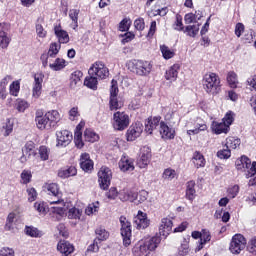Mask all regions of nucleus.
<instances>
[{
	"mask_svg": "<svg viewBox=\"0 0 256 256\" xmlns=\"http://www.w3.org/2000/svg\"><path fill=\"white\" fill-rule=\"evenodd\" d=\"M79 107L74 106L68 111V119L69 121H77L80 117Z\"/></svg>",
	"mask_w": 256,
	"mask_h": 256,
	"instance_id": "51",
	"label": "nucleus"
},
{
	"mask_svg": "<svg viewBox=\"0 0 256 256\" xmlns=\"http://www.w3.org/2000/svg\"><path fill=\"white\" fill-rule=\"evenodd\" d=\"M149 163H151V148L144 146L141 148L140 157L137 160V165L140 169H147Z\"/></svg>",
	"mask_w": 256,
	"mask_h": 256,
	"instance_id": "12",
	"label": "nucleus"
},
{
	"mask_svg": "<svg viewBox=\"0 0 256 256\" xmlns=\"http://www.w3.org/2000/svg\"><path fill=\"white\" fill-rule=\"evenodd\" d=\"M217 157H219V159H229V157H231V148H224L222 150H219L217 152Z\"/></svg>",
	"mask_w": 256,
	"mask_h": 256,
	"instance_id": "60",
	"label": "nucleus"
},
{
	"mask_svg": "<svg viewBox=\"0 0 256 256\" xmlns=\"http://www.w3.org/2000/svg\"><path fill=\"white\" fill-rule=\"evenodd\" d=\"M173 231V221L170 218H162L159 226V235L167 239Z\"/></svg>",
	"mask_w": 256,
	"mask_h": 256,
	"instance_id": "16",
	"label": "nucleus"
},
{
	"mask_svg": "<svg viewBox=\"0 0 256 256\" xmlns=\"http://www.w3.org/2000/svg\"><path fill=\"white\" fill-rule=\"evenodd\" d=\"M119 93V87L117 86V81L112 80L110 88V97H117Z\"/></svg>",
	"mask_w": 256,
	"mask_h": 256,
	"instance_id": "63",
	"label": "nucleus"
},
{
	"mask_svg": "<svg viewBox=\"0 0 256 256\" xmlns=\"http://www.w3.org/2000/svg\"><path fill=\"white\" fill-rule=\"evenodd\" d=\"M0 256H15V250L9 247H4L0 250Z\"/></svg>",
	"mask_w": 256,
	"mask_h": 256,
	"instance_id": "64",
	"label": "nucleus"
},
{
	"mask_svg": "<svg viewBox=\"0 0 256 256\" xmlns=\"http://www.w3.org/2000/svg\"><path fill=\"white\" fill-rule=\"evenodd\" d=\"M241 145V139L235 137L226 138L225 147L227 149H237Z\"/></svg>",
	"mask_w": 256,
	"mask_h": 256,
	"instance_id": "38",
	"label": "nucleus"
},
{
	"mask_svg": "<svg viewBox=\"0 0 256 256\" xmlns=\"http://www.w3.org/2000/svg\"><path fill=\"white\" fill-rule=\"evenodd\" d=\"M202 84L209 95H217L221 91V79L213 72L206 73L203 76Z\"/></svg>",
	"mask_w": 256,
	"mask_h": 256,
	"instance_id": "2",
	"label": "nucleus"
},
{
	"mask_svg": "<svg viewBox=\"0 0 256 256\" xmlns=\"http://www.w3.org/2000/svg\"><path fill=\"white\" fill-rule=\"evenodd\" d=\"M192 163L196 167V169H200V167H205V157L200 152H194L192 157Z\"/></svg>",
	"mask_w": 256,
	"mask_h": 256,
	"instance_id": "31",
	"label": "nucleus"
},
{
	"mask_svg": "<svg viewBox=\"0 0 256 256\" xmlns=\"http://www.w3.org/2000/svg\"><path fill=\"white\" fill-rule=\"evenodd\" d=\"M59 121H61V114L57 110L48 111L44 115L41 110L36 111L35 123L37 129H40V131L53 129Z\"/></svg>",
	"mask_w": 256,
	"mask_h": 256,
	"instance_id": "1",
	"label": "nucleus"
},
{
	"mask_svg": "<svg viewBox=\"0 0 256 256\" xmlns=\"http://www.w3.org/2000/svg\"><path fill=\"white\" fill-rule=\"evenodd\" d=\"M236 169H238V171H247V179H254L256 175V162L251 164V159L247 156H242L240 159L236 160Z\"/></svg>",
	"mask_w": 256,
	"mask_h": 256,
	"instance_id": "4",
	"label": "nucleus"
},
{
	"mask_svg": "<svg viewBox=\"0 0 256 256\" xmlns=\"http://www.w3.org/2000/svg\"><path fill=\"white\" fill-rule=\"evenodd\" d=\"M83 77V72L75 71L71 75V87H75L81 84V78Z\"/></svg>",
	"mask_w": 256,
	"mask_h": 256,
	"instance_id": "49",
	"label": "nucleus"
},
{
	"mask_svg": "<svg viewBox=\"0 0 256 256\" xmlns=\"http://www.w3.org/2000/svg\"><path fill=\"white\" fill-rule=\"evenodd\" d=\"M123 107V102L119 101L117 97H110V109L111 111H117Z\"/></svg>",
	"mask_w": 256,
	"mask_h": 256,
	"instance_id": "55",
	"label": "nucleus"
},
{
	"mask_svg": "<svg viewBox=\"0 0 256 256\" xmlns=\"http://www.w3.org/2000/svg\"><path fill=\"white\" fill-rule=\"evenodd\" d=\"M84 138L85 141H88V143H95V141L99 139V134L92 129H86L84 132Z\"/></svg>",
	"mask_w": 256,
	"mask_h": 256,
	"instance_id": "39",
	"label": "nucleus"
},
{
	"mask_svg": "<svg viewBox=\"0 0 256 256\" xmlns=\"http://www.w3.org/2000/svg\"><path fill=\"white\" fill-rule=\"evenodd\" d=\"M16 217H17V214H15L14 212L8 214L6 219V224L4 227L5 231H13Z\"/></svg>",
	"mask_w": 256,
	"mask_h": 256,
	"instance_id": "40",
	"label": "nucleus"
},
{
	"mask_svg": "<svg viewBox=\"0 0 256 256\" xmlns=\"http://www.w3.org/2000/svg\"><path fill=\"white\" fill-rule=\"evenodd\" d=\"M50 205H59V207H51L50 215L54 217L57 221L61 220V217L65 215V201L61 199H56L49 201Z\"/></svg>",
	"mask_w": 256,
	"mask_h": 256,
	"instance_id": "11",
	"label": "nucleus"
},
{
	"mask_svg": "<svg viewBox=\"0 0 256 256\" xmlns=\"http://www.w3.org/2000/svg\"><path fill=\"white\" fill-rule=\"evenodd\" d=\"M120 223H121V236L123 239V243L125 247H129V245H131V237H132L131 222H129V220H127L125 216H121Z\"/></svg>",
	"mask_w": 256,
	"mask_h": 256,
	"instance_id": "7",
	"label": "nucleus"
},
{
	"mask_svg": "<svg viewBox=\"0 0 256 256\" xmlns=\"http://www.w3.org/2000/svg\"><path fill=\"white\" fill-rule=\"evenodd\" d=\"M211 129L215 135H221V133H229V127L224 122H212Z\"/></svg>",
	"mask_w": 256,
	"mask_h": 256,
	"instance_id": "28",
	"label": "nucleus"
},
{
	"mask_svg": "<svg viewBox=\"0 0 256 256\" xmlns=\"http://www.w3.org/2000/svg\"><path fill=\"white\" fill-rule=\"evenodd\" d=\"M160 135H162V139H175V129L169 127L165 122H160Z\"/></svg>",
	"mask_w": 256,
	"mask_h": 256,
	"instance_id": "22",
	"label": "nucleus"
},
{
	"mask_svg": "<svg viewBox=\"0 0 256 256\" xmlns=\"http://www.w3.org/2000/svg\"><path fill=\"white\" fill-rule=\"evenodd\" d=\"M185 33L188 37H197L199 34V24L186 26Z\"/></svg>",
	"mask_w": 256,
	"mask_h": 256,
	"instance_id": "50",
	"label": "nucleus"
},
{
	"mask_svg": "<svg viewBox=\"0 0 256 256\" xmlns=\"http://www.w3.org/2000/svg\"><path fill=\"white\" fill-rule=\"evenodd\" d=\"M81 215H83V211L80 210L79 208H71L69 209L68 213H67V217L68 219H75V220H79L81 219Z\"/></svg>",
	"mask_w": 256,
	"mask_h": 256,
	"instance_id": "45",
	"label": "nucleus"
},
{
	"mask_svg": "<svg viewBox=\"0 0 256 256\" xmlns=\"http://www.w3.org/2000/svg\"><path fill=\"white\" fill-rule=\"evenodd\" d=\"M132 253L135 256H149L150 252L144 240H141L133 247Z\"/></svg>",
	"mask_w": 256,
	"mask_h": 256,
	"instance_id": "23",
	"label": "nucleus"
},
{
	"mask_svg": "<svg viewBox=\"0 0 256 256\" xmlns=\"http://www.w3.org/2000/svg\"><path fill=\"white\" fill-rule=\"evenodd\" d=\"M31 155H35V143L28 142L22 148L21 161H27V159H29V157H31Z\"/></svg>",
	"mask_w": 256,
	"mask_h": 256,
	"instance_id": "27",
	"label": "nucleus"
},
{
	"mask_svg": "<svg viewBox=\"0 0 256 256\" xmlns=\"http://www.w3.org/2000/svg\"><path fill=\"white\" fill-rule=\"evenodd\" d=\"M179 76V64H174L169 69L166 70L165 73V79L166 81H170V83H173V81H177V77Z\"/></svg>",
	"mask_w": 256,
	"mask_h": 256,
	"instance_id": "25",
	"label": "nucleus"
},
{
	"mask_svg": "<svg viewBox=\"0 0 256 256\" xmlns=\"http://www.w3.org/2000/svg\"><path fill=\"white\" fill-rule=\"evenodd\" d=\"M201 131H207V124H198L195 129L188 130V135H198Z\"/></svg>",
	"mask_w": 256,
	"mask_h": 256,
	"instance_id": "58",
	"label": "nucleus"
},
{
	"mask_svg": "<svg viewBox=\"0 0 256 256\" xmlns=\"http://www.w3.org/2000/svg\"><path fill=\"white\" fill-rule=\"evenodd\" d=\"M4 137H9L13 133V122L11 120H7L5 125L3 126Z\"/></svg>",
	"mask_w": 256,
	"mask_h": 256,
	"instance_id": "59",
	"label": "nucleus"
},
{
	"mask_svg": "<svg viewBox=\"0 0 256 256\" xmlns=\"http://www.w3.org/2000/svg\"><path fill=\"white\" fill-rule=\"evenodd\" d=\"M160 51L162 53V57L166 60L173 59V57H175V50L169 48L167 45H161Z\"/></svg>",
	"mask_w": 256,
	"mask_h": 256,
	"instance_id": "37",
	"label": "nucleus"
},
{
	"mask_svg": "<svg viewBox=\"0 0 256 256\" xmlns=\"http://www.w3.org/2000/svg\"><path fill=\"white\" fill-rule=\"evenodd\" d=\"M149 196V193L147 191L142 190L139 193H137V199L134 201L136 205H139V203H145L147 201V197Z\"/></svg>",
	"mask_w": 256,
	"mask_h": 256,
	"instance_id": "56",
	"label": "nucleus"
},
{
	"mask_svg": "<svg viewBox=\"0 0 256 256\" xmlns=\"http://www.w3.org/2000/svg\"><path fill=\"white\" fill-rule=\"evenodd\" d=\"M31 177H33V175L31 174V171L29 170H24L21 173V179H22V183L24 185H27V183H31Z\"/></svg>",
	"mask_w": 256,
	"mask_h": 256,
	"instance_id": "62",
	"label": "nucleus"
},
{
	"mask_svg": "<svg viewBox=\"0 0 256 256\" xmlns=\"http://www.w3.org/2000/svg\"><path fill=\"white\" fill-rule=\"evenodd\" d=\"M131 27V19L124 18L119 24V31H129Z\"/></svg>",
	"mask_w": 256,
	"mask_h": 256,
	"instance_id": "61",
	"label": "nucleus"
},
{
	"mask_svg": "<svg viewBox=\"0 0 256 256\" xmlns=\"http://www.w3.org/2000/svg\"><path fill=\"white\" fill-rule=\"evenodd\" d=\"M61 50V44L54 42L50 44L48 55L51 57V59L55 58L59 54V51Z\"/></svg>",
	"mask_w": 256,
	"mask_h": 256,
	"instance_id": "42",
	"label": "nucleus"
},
{
	"mask_svg": "<svg viewBox=\"0 0 256 256\" xmlns=\"http://www.w3.org/2000/svg\"><path fill=\"white\" fill-rule=\"evenodd\" d=\"M67 66L65 59L63 58H56L54 63H50L49 67L52 71H61V69H65Z\"/></svg>",
	"mask_w": 256,
	"mask_h": 256,
	"instance_id": "35",
	"label": "nucleus"
},
{
	"mask_svg": "<svg viewBox=\"0 0 256 256\" xmlns=\"http://www.w3.org/2000/svg\"><path fill=\"white\" fill-rule=\"evenodd\" d=\"M134 225L136 229H147L151 225V220L147 217V213L139 210L134 217Z\"/></svg>",
	"mask_w": 256,
	"mask_h": 256,
	"instance_id": "13",
	"label": "nucleus"
},
{
	"mask_svg": "<svg viewBox=\"0 0 256 256\" xmlns=\"http://www.w3.org/2000/svg\"><path fill=\"white\" fill-rule=\"evenodd\" d=\"M130 119L129 115L125 112H116L113 115L112 125L115 131H125L129 127Z\"/></svg>",
	"mask_w": 256,
	"mask_h": 256,
	"instance_id": "5",
	"label": "nucleus"
},
{
	"mask_svg": "<svg viewBox=\"0 0 256 256\" xmlns=\"http://www.w3.org/2000/svg\"><path fill=\"white\" fill-rule=\"evenodd\" d=\"M54 33L59 41L58 44L61 45V43L62 44L69 43V33L63 30V28L61 27V24L54 26Z\"/></svg>",
	"mask_w": 256,
	"mask_h": 256,
	"instance_id": "21",
	"label": "nucleus"
},
{
	"mask_svg": "<svg viewBox=\"0 0 256 256\" xmlns=\"http://www.w3.org/2000/svg\"><path fill=\"white\" fill-rule=\"evenodd\" d=\"M118 197L120 201H130L131 203H135V201H137V192L129 188H123L119 191Z\"/></svg>",
	"mask_w": 256,
	"mask_h": 256,
	"instance_id": "17",
	"label": "nucleus"
},
{
	"mask_svg": "<svg viewBox=\"0 0 256 256\" xmlns=\"http://www.w3.org/2000/svg\"><path fill=\"white\" fill-rule=\"evenodd\" d=\"M245 245H247L245 237L241 234H235L230 242L229 250L234 255H239L245 249Z\"/></svg>",
	"mask_w": 256,
	"mask_h": 256,
	"instance_id": "8",
	"label": "nucleus"
},
{
	"mask_svg": "<svg viewBox=\"0 0 256 256\" xmlns=\"http://www.w3.org/2000/svg\"><path fill=\"white\" fill-rule=\"evenodd\" d=\"M15 108L17 109V111H19V113H25V110L29 109V102L18 98L15 103Z\"/></svg>",
	"mask_w": 256,
	"mask_h": 256,
	"instance_id": "43",
	"label": "nucleus"
},
{
	"mask_svg": "<svg viewBox=\"0 0 256 256\" xmlns=\"http://www.w3.org/2000/svg\"><path fill=\"white\" fill-rule=\"evenodd\" d=\"M73 141V134L69 130L56 131V147H67Z\"/></svg>",
	"mask_w": 256,
	"mask_h": 256,
	"instance_id": "10",
	"label": "nucleus"
},
{
	"mask_svg": "<svg viewBox=\"0 0 256 256\" xmlns=\"http://www.w3.org/2000/svg\"><path fill=\"white\" fill-rule=\"evenodd\" d=\"M148 251L151 253V251H155L159 247V244L161 243V236H153L151 238H146L143 240Z\"/></svg>",
	"mask_w": 256,
	"mask_h": 256,
	"instance_id": "24",
	"label": "nucleus"
},
{
	"mask_svg": "<svg viewBox=\"0 0 256 256\" xmlns=\"http://www.w3.org/2000/svg\"><path fill=\"white\" fill-rule=\"evenodd\" d=\"M49 155H51V150L47 146L39 147L38 156L41 161H49Z\"/></svg>",
	"mask_w": 256,
	"mask_h": 256,
	"instance_id": "41",
	"label": "nucleus"
},
{
	"mask_svg": "<svg viewBox=\"0 0 256 256\" xmlns=\"http://www.w3.org/2000/svg\"><path fill=\"white\" fill-rule=\"evenodd\" d=\"M74 143L78 149H83V132H74Z\"/></svg>",
	"mask_w": 256,
	"mask_h": 256,
	"instance_id": "53",
	"label": "nucleus"
},
{
	"mask_svg": "<svg viewBox=\"0 0 256 256\" xmlns=\"http://www.w3.org/2000/svg\"><path fill=\"white\" fill-rule=\"evenodd\" d=\"M11 43V38L7 35V32H0V47L1 49H7Z\"/></svg>",
	"mask_w": 256,
	"mask_h": 256,
	"instance_id": "46",
	"label": "nucleus"
},
{
	"mask_svg": "<svg viewBox=\"0 0 256 256\" xmlns=\"http://www.w3.org/2000/svg\"><path fill=\"white\" fill-rule=\"evenodd\" d=\"M75 175H77V168H75L74 166H70L69 168L60 170L58 172V177H61L62 179L75 177Z\"/></svg>",
	"mask_w": 256,
	"mask_h": 256,
	"instance_id": "32",
	"label": "nucleus"
},
{
	"mask_svg": "<svg viewBox=\"0 0 256 256\" xmlns=\"http://www.w3.org/2000/svg\"><path fill=\"white\" fill-rule=\"evenodd\" d=\"M99 211V202L91 203L85 209L86 215H93V213H97Z\"/></svg>",
	"mask_w": 256,
	"mask_h": 256,
	"instance_id": "57",
	"label": "nucleus"
},
{
	"mask_svg": "<svg viewBox=\"0 0 256 256\" xmlns=\"http://www.w3.org/2000/svg\"><path fill=\"white\" fill-rule=\"evenodd\" d=\"M162 177L167 181H172V179H175V177H177V172L174 169L168 168L164 170Z\"/></svg>",
	"mask_w": 256,
	"mask_h": 256,
	"instance_id": "54",
	"label": "nucleus"
},
{
	"mask_svg": "<svg viewBox=\"0 0 256 256\" xmlns=\"http://www.w3.org/2000/svg\"><path fill=\"white\" fill-rule=\"evenodd\" d=\"M80 167L82 171H85V173H89V171H93V160H91V156H89L88 153L81 154Z\"/></svg>",
	"mask_w": 256,
	"mask_h": 256,
	"instance_id": "19",
	"label": "nucleus"
},
{
	"mask_svg": "<svg viewBox=\"0 0 256 256\" xmlns=\"http://www.w3.org/2000/svg\"><path fill=\"white\" fill-rule=\"evenodd\" d=\"M211 241V232L207 229H202L201 238L199 241V245L196 247V251H201L203 247L206 245V243H209Z\"/></svg>",
	"mask_w": 256,
	"mask_h": 256,
	"instance_id": "29",
	"label": "nucleus"
},
{
	"mask_svg": "<svg viewBox=\"0 0 256 256\" xmlns=\"http://www.w3.org/2000/svg\"><path fill=\"white\" fill-rule=\"evenodd\" d=\"M84 85L88 87V89H93V91H96L98 81L97 77L95 75H89L84 80Z\"/></svg>",
	"mask_w": 256,
	"mask_h": 256,
	"instance_id": "36",
	"label": "nucleus"
},
{
	"mask_svg": "<svg viewBox=\"0 0 256 256\" xmlns=\"http://www.w3.org/2000/svg\"><path fill=\"white\" fill-rule=\"evenodd\" d=\"M10 95L13 97H18L19 96V91H21V83L16 80L10 84L9 87Z\"/></svg>",
	"mask_w": 256,
	"mask_h": 256,
	"instance_id": "44",
	"label": "nucleus"
},
{
	"mask_svg": "<svg viewBox=\"0 0 256 256\" xmlns=\"http://www.w3.org/2000/svg\"><path fill=\"white\" fill-rule=\"evenodd\" d=\"M95 235H96L95 240L101 243V241H107V239H109L110 234H109V231L105 229V227L100 226L96 228Z\"/></svg>",
	"mask_w": 256,
	"mask_h": 256,
	"instance_id": "30",
	"label": "nucleus"
},
{
	"mask_svg": "<svg viewBox=\"0 0 256 256\" xmlns=\"http://www.w3.org/2000/svg\"><path fill=\"white\" fill-rule=\"evenodd\" d=\"M119 168L124 173L127 171H135V160L129 156H123L119 162Z\"/></svg>",
	"mask_w": 256,
	"mask_h": 256,
	"instance_id": "18",
	"label": "nucleus"
},
{
	"mask_svg": "<svg viewBox=\"0 0 256 256\" xmlns=\"http://www.w3.org/2000/svg\"><path fill=\"white\" fill-rule=\"evenodd\" d=\"M127 67L129 71L135 73V75H138L139 77H147L153 69V64L149 61L131 60L128 62Z\"/></svg>",
	"mask_w": 256,
	"mask_h": 256,
	"instance_id": "3",
	"label": "nucleus"
},
{
	"mask_svg": "<svg viewBox=\"0 0 256 256\" xmlns=\"http://www.w3.org/2000/svg\"><path fill=\"white\" fill-rule=\"evenodd\" d=\"M88 75H95L98 79H107L109 69L105 67L103 62H96L88 70Z\"/></svg>",
	"mask_w": 256,
	"mask_h": 256,
	"instance_id": "9",
	"label": "nucleus"
},
{
	"mask_svg": "<svg viewBox=\"0 0 256 256\" xmlns=\"http://www.w3.org/2000/svg\"><path fill=\"white\" fill-rule=\"evenodd\" d=\"M45 189L48 195H53V197H57L56 199H60L59 197H61V192H59V185L51 183L46 185Z\"/></svg>",
	"mask_w": 256,
	"mask_h": 256,
	"instance_id": "34",
	"label": "nucleus"
},
{
	"mask_svg": "<svg viewBox=\"0 0 256 256\" xmlns=\"http://www.w3.org/2000/svg\"><path fill=\"white\" fill-rule=\"evenodd\" d=\"M26 235L29 237H43V232L33 226L26 227Z\"/></svg>",
	"mask_w": 256,
	"mask_h": 256,
	"instance_id": "52",
	"label": "nucleus"
},
{
	"mask_svg": "<svg viewBox=\"0 0 256 256\" xmlns=\"http://www.w3.org/2000/svg\"><path fill=\"white\" fill-rule=\"evenodd\" d=\"M80 13H81V10H79V9H70L68 12L69 19L72 21L70 23V27L74 31H76L77 27H79V14Z\"/></svg>",
	"mask_w": 256,
	"mask_h": 256,
	"instance_id": "26",
	"label": "nucleus"
},
{
	"mask_svg": "<svg viewBox=\"0 0 256 256\" xmlns=\"http://www.w3.org/2000/svg\"><path fill=\"white\" fill-rule=\"evenodd\" d=\"M141 133H143V124L141 122L132 124L127 130V141H135V139L141 137Z\"/></svg>",
	"mask_w": 256,
	"mask_h": 256,
	"instance_id": "15",
	"label": "nucleus"
},
{
	"mask_svg": "<svg viewBox=\"0 0 256 256\" xmlns=\"http://www.w3.org/2000/svg\"><path fill=\"white\" fill-rule=\"evenodd\" d=\"M111 179H113V172H111V169L107 166H102L98 172V182L101 189H109Z\"/></svg>",
	"mask_w": 256,
	"mask_h": 256,
	"instance_id": "6",
	"label": "nucleus"
},
{
	"mask_svg": "<svg viewBox=\"0 0 256 256\" xmlns=\"http://www.w3.org/2000/svg\"><path fill=\"white\" fill-rule=\"evenodd\" d=\"M197 192L195 191V181L190 180L186 184V197L189 199V201H193L195 199V194Z\"/></svg>",
	"mask_w": 256,
	"mask_h": 256,
	"instance_id": "33",
	"label": "nucleus"
},
{
	"mask_svg": "<svg viewBox=\"0 0 256 256\" xmlns=\"http://www.w3.org/2000/svg\"><path fill=\"white\" fill-rule=\"evenodd\" d=\"M227 82L232 89H237V84L239 83L237 74L235 72H229L227 75Z\"/></svg>",
	"mask_w": 256,
	"mask_h": 256,
	"instance_id": "48",
	"label": "nucleus"
},
{
	"mask_svg": "<svg viewBox=\"0 0 256 256\" xmlns=\"http://www.w3.org/2000/svg\"><path fill=\"white\" fill-rule=\"evenodd\" d=\"M161 125V117L160 116H155V117H150L145 123V131L146 133H149V135L153 134V131L157 129Z\"/></svg>",
	"mask_w": 256,
	"mask_h": 256,
	"instance_id": "20",
	"label": "nucleus"
},
{
	"mask_svg": "<svg viewBox=\"0 0 256 256\" xmlns=\"http://www.w3.org/2000/svg\"><path fill=\"white\" fill-rule=\"evenodd\" d=\"M235 121V113L233 111H228L224 118L222 119V123H224L229 129L231 125H233V122Z\"/></svg>",
	"mask_w": 256,
	"mask_h": 256,
	"instance_id": "47",
	"label": "nucleus"
},
{
	"mask_svg": "<svg viewBox=\"0 0 256 256\" xmlns=\"http://www.w3.org/2000/svg\"><path fill=\"white\" fill-rule=\"evenodd\" d=\"M43 74L38 73L34 75V83L32 87V97L34 99H39L43 91Z\"/></svg>",
	"mask_w": 256,
	"mask_h": 256,
	"instance_id": "14",
	"label": "nucleus"
}]
</instances>
